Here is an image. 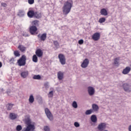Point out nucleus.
I'll use <instances>...</instances> for the list:
<instances>
[{
	"label": "nucleus",
	"instance_id": "39448f33",
	"mask_svg": "<svg viewBox=\"0 0 131 131\" xmlns=\"http://www.w3.org/2000/svg\"><path fill=\"white\" fill-rule=\"evenodd\" d=\"M58 59L61 65H65V64H66V58H65V55H64V54H59L58 55Z\"/></svg>",
	"mask_w": 131,
	"mask_h": 131
},
{
	"label": "nucleus",
	"instance_id": "423d86ee",
	"mask_svg": "<svg viewBox=\"0 0 131 131\" xmlns=\"http://www.w3.org/2000/svg\"><path fill=\"white\" fill-rule=\"evenodd\" d=\"M45 111L48 118H49L50 120H53L54 119V117L50 111V110H49L48 108H46Z\"/></svg>",
	"mask_w": 131,
	"mask_h": 131
},
{
	"label": "nucleus",
	"instance_id": "37998d69",
	"mask_svg": "<svg viewBox=\"0 0 131 131\" xmlns=\"http://www.w3.org/2000/svg\"><path fill=\"white\" fill-rule=\"evenodd\" d=\"M2 67H3V63L0 61V68H2Z\"/></svg>",
	"mask_w": 131,
	"mask_h": 131
},
{
	"label": "nucleus",
	"instance_id": "ddd939ff",
	"mask_svg": "<svg viewBox=\"0 0 131 131\" xmlns=\"http://www.w3.org/2000/svg\"><path fill=\"white\" fill-rule=\"evenodd\" d=\"M131 69L129 67H126L125 69L123 70L122 74H128L130 72Z\"/></svg>",
	"mask_w": 131,
	"mask_h": 131
},
{
	"label": "nucleus",
	"instance_id": "6e6552de",
	"mask_svg": "<svg viewBox=\"0 0 131 131\" xmlns=\"http://www.w3.org/2000/svg\"><path fill=\"white\" fill-rule=\"evenodd\" d=\"M89 64H90V60H89V59L86 58L81 63V67H82V68H86V67L89 66Z\"/></svg>",
	"mask_w": 131,
	"mask_h": 131
},
{
	"label": "nucleus",
	"instance_id": "2eb2a0df",
	"mask_svg": "<svg viewBox=\"0 0 131 131\" xmlns=\"http://www.w3.org/2000/svg\"><path fill=\"white\" fill-rule=\"evenodd\" d=\"M88 93L90 96H93L95 94V89L92 86L88 87Z\"/></svg>",
	"mask_w": 131,
	"mask_h": 131
},
{
	"label": "nucleus",
	"instance_id": "f257e3e1",
	"mask_svg": "<svg viewBox=\"0 0 131 131\" xmlns=\"http://www.w3.org/2000/svg\"><path fill=\"white\" fill-rule=\"evenodd\" d=\"M73 6V1H72V0H68L67 2H66L64 3L62 7V12L63 13V15L67 16V15L70 13Z\"/></svg>",
	"mask_w": 131,
	"mask_h": 131
},
{
	"label": "nucleus",
	"instance_id": "4468645a",
	"mask_svg": "<svg viewBox=\"0 0 131 131\" xmlns=\"http://www.w3.org/2000/svg\"><path fill=\"white\" fill-rule=\"evenodd\" d=\"M17 48L18 49V50H20V51L21 53H25V52L26 51V47H25L23 45H18Z\"/></svg>",
	"mask_w": 131,
	"mask_h": 131
},
{
	"label": "nucleus",
	"instance_id": "aec40b11",
	"mask_svg": "<svg viewBox=\"0 0 131 131\" xmlns=\"http://www.w3.org/2000/svg\"><path fill=\"white\" fill-rule=\"evenodd\" d=\"M32 26H35V27H38L39 26V21L38 20H34L32 21Z\"/></svg>",
	"mask_w": 131,
	"mask_h": 131
},
{
	"label": "nucleus",
	"instance_id": "7ed1b4c3",
	"mask_svg": "<svg viewBox=\"0 0 131 131\" xmlns=\"http://www.w3.org/2000/svg\"><path fill=\"white\" fill-rule=\"evenodd\" d=\"M26 56H21V57L17 60L18 66H25V65H26Z\"/></svg>",
	"mask_w": 131,
	"mask_h": 131
},
{
	"label": "nucleus",
	"instance_id": "2f4dec72",
	"mask_svg": "<svg viewBox=\"0 0 131 131\" xmlns=\"http://www.w3.org/2000/svg\"><path fill=\"white\" fill-rule=\"evenodd\" d=\"M120 59V58L119 57H116L115 59H114V64L115 65H117V64H118L119 62L118 61H119V59Z\"/></svg>",
	"mask_w": 131,
	"mask_h": 131
},
{
	"label": "nucleus",
	"instance_id": "4be33fe9",
	"mask_svg": "<svg viewBox=\"0 0 131 131\" xmlns=\"http://www.w3.org/2000/svg\"><path fill=\"white\" fill-rule=\"evenodd\" d=\"M92 111H94V112L99 111V106L96 104H92Z\"/></svg>",
	"mask_w": 131,
	"mask_h": 131
},
{
	"label": "nucleus",
	"instance_id": "a211bd4d",
	"mask_svg": "<svg viewBox=\"0 0 131 131\" xmlns=\"http://www.w3.org/2000/svg\"><path fill=\"white\" fill-rule=\"evenodd\" d=\"M57 77L59 80H62L64 77V73L61 71H59L57 73Z\"/></svg>",
	"mask_w": 131,
	"mask_h": 131
},
{
	"label": "nucleus",
	"instance_id": "1a4fd4ad",
	"mask_svg": "<svg viewBox=\"0 0 131 131\" xmlns=\"http://www.w3.org/2000/svg\"><path fill=\"white\" fill-rule=\"evenodd\" d=\"M35 55L37 56V57H38V58H41L42 56H43V52L41 49H38L35 51Z\"/></svg>",
	"mask_w": 131,
	"mask_h": 131
},
{
	"label": "nucleus",
	"instance_id": "6ab92c4d",
	"mask_svg": "<svg viewBox=\"0 0 131 131\" xmlns=\"http://www.w3.org/2000/svg\"><path fill=\"white\" fill-rule=\"evenodd\" d=\"M100 14L102 15V16H107L108 15V12L105 8H102L100 10Z\"/></svg>",
	"mask_w": 131,
	"mask_h": 131
},
{
	"label": "nucleus",
	"instance_id": "79ce46f5",
	"mask_svg": "<svg viewBox=\"0 0 131 131\" xmlns=\"http://www.w3.org/2000/svg\"><path fill=\"white\" fill-rule=\"evenodd\" d=\"M23 36H25V37L29 36V34H24Z\"/></svg>",
	"mask_w": 131,
	"mask_h": 131
},
{
	"label": "nucleus",
	"instance_id": "4c0bfd02",
	"mask_svg": "<svg viewBox=\"0 0 131 131\" xmlns=\"http://www.w3.org/2000/svg\"><path fill=\"white\" fill-rule=\"evenodd\" d=\"M44 130L45 131H50V127H49V126H45Z\"/></svg>",
	"mask_w": 131,
	"mask_h": 131
},
{
	"label": "nucleus",
	"instance_id": "5701e85b",
	"mask_svg": "<svg viewBox=\"0 0 131 131\" xmlns=\"http://www.w3.org/2000/svg\"><path fill=\"white\" fill-rule=\"evenodd\" d=\"M20 75L23 78H26V77H27V76H28V71H25L21 72Z\"/></svg>",
	"mask_w": 131,
	"mask_h": 131
},
{
	"label": "nucleus",
	"instance_id": "20e7f679",
	"mask_svg": "<svg viewBox=\"0 0 131 131\" xmlns=\"http://www.w3.org/2000/svg\"><path fill=\"white\" fill-rule=\"evenodd\" d=\"M37 31V27L34 26H31L29 28V32L32 35H36V34H38Z\"/></svg>",
	"mask_w": 131,
	"mask_h": 131
},
{
	"label": "nucleus",
	"instance_id": "f704fd0d",
	"mask_svg": "<svg viewBox=\"0 0 131 131\" xmlns=\"http://www.w3.org/2000/svg\"><path fill=\"white\" fill-rule=\"evenodd\" d=\"M53 96H54V92H53V91H50L49 93V97L53 98Z\"/></svg>",
	"mask_w": 131,
	"mask_h": 131
},
{
	"label": "nucleus",
	"instance_id": "ea45409f",
	"mask_svg": "<svg viewBox=\"0 0 131 131\" xmlns=\"http://www.w3.org/2000/svg\"><path fill=\"white\" fill-rule=\"evenodd\" d=\"M79 45H82L83 43V39H80L78 41Z\"/></svg>",
	"mask_w": 131,
	"mask_h": 131
},
{
	"label": "nucleus",
	"instance_id": "9b49d317",
	"mask_svg": "<svg viewBox=\"0 0 131 131\" xmlns=\"http://www.w3.org/2000/svg\"><path fill=\"white\" fill-rule=\"evenodd\" d=\"M123 88L125 92H127L129 93L130 92V86L127 84V83H125L123 84Z\"/></svg>",
	"mask_w": 131,
	"mask_h": 131
},
{
	"label": "nucleus",
	"instance_id": "a878e982",
	"mask_svg": "<svg viewBox=\"0 0 131 131\" xmlns=\"http://www.w3.org/2000/svg\"><path fill=\"white\" fill-rule=\"evenodd\" d=\"M32 61L34 63H37L38 61V58H37V55L34 54L32 57Z\"/></svg>",
	"mask_w": 131,
	"mask_h": 131
},
{
	"label": "nucleus",
	"instance_id": "72a5a7b5",
	"mask_svg": "<svg viewBox=\"0 0 131 131\" xmlns=\"http://www.w3.org/2000/svg\"><path fill=\"white\" fill-rule=\"evenodd\" d=\"M22 130V126L20 125H18L16 126V130L17 131H20Z\"/></svg>",
	"mask_w": 131,
	"mask_h": 131
},
{
	"label": "nucleus",
	"instance_id": "393cba45",
	"mask_svg": "<svg viewBox=\"0 0 131 131\" xmlns=\"http://www.w3.org/2000/svg\"><path fill=\"white\" fill-rule=\"evenodd\" d=\"M29 102L30 104H33L34 102V97L33 95H31L29 98Z\"/></svg>",
	"mask_w": 131,
	"mask_h": 131
},
{
	"label": "nucleus",
	"instance_id": "f3484780",
	"mask_svg": "<svg viewBox=\"0 0 131 131\" xmlns=\"http://www.w3.org/2000/svg\"><path fill=\"white\" fill-rule=\"evenodd\" d=\"M9 117L11 120H15L18 117V115L15 113H11L9 115Z\"/></svg>",
	"mask_w": 131,
	"mask_h": 131
},
{
	"label": "nucleus",
	"instance_id": "dca6fc26",
	"mask_svg": "<svg viewBox=\"0 0 131 131\" xmlns=\"http://www.w3.org/2000/svg\"><path fill=\"white\" fill-rule=\"evenodd\" d=\"M35 12L33 10H29L27 13L28 17H29V18H33L34 17Z\"/></svg>",
	"mask_w": 131,
	"mask_h": 131
},
{
	"label": "nucleus",
	"instance_id": "cd10ccee",
	"mask_svg": "<svg viewBox=\"0 0 131 131\" xmlns=\"http://www.w3.org/2000/svg\"><path fill=\"white\" fill-rule=\"evenodd\" d=\"M33 79L39 80V79H41V77L39 75H35L33 76Z\"/></svg>",
	"mask_w": 131,
	"mask_h": 131
},
{
	"label": "nucleus",
	"instance_id": "9d476101",
	"mask_svg": "<svg viewBox=\"0 0 131 131\" xmlns=\"http://www.w3.org/2000/svg\"><path fill=\"white\" fill-rule=\"evenodd\" d=\"M37 37H38V38H40L41 41H45V40L47 39V33H45L42 34L41 35H40V34H39L37 35Z\"/></svg>",
	"mask_w": 131,
	"mask_h": 131
},
{
	"label": "nucleus",
	"instance_id": "0eeeda50",
	"mask_svg": "<svg viewBox=\"0 0 131 131\" xmlns=\"http://www.w3.org/2000/svg\"><path fill=\"white\" fill-rule=\"evenodd\" d=\"M100 37H101V34L99 32L95 33L92 35V39H93V40H95V41L99 40Z\"/></svg>",
	"mask_w": 131,
	"mask_h": 131
},
{
	"label": "nucleus",
	"instance_id": "473e14b6",
	"mask_svg": "<svg viewBox=\"0 0 131 131\" xmlns=\"http://www.w3.org/2000/svg\"><path fill=\"white\" fill-rule=\"evenodd\" d=\"M72 106L73 107V108H75V109L77 108V103L76 102V101H73L72 103Z\"/></svg>",
	"mask_w": 131,
	"mask_h": 131
},
{
	"label": "nucleus",
	"instance_id": "a19ab883",
	"mask_svg": "<svg viewBox=\"0 0 131 131\" xmlns=\"http://www.w3.org/2000/svg\"><path fill=\"white\" fill-rule=\"evenodd\" d=\"M15 60V59H14L13 57L11 58L10 60H9V62L10 63H13L14 61Z\"/></svg>",
	"mask_w": 131,
	"mask_h": 131
},
{
	"label": "nucleus",
	"instance_id": "f8f14e48",
	"mask_svg": "<svg viewBox=\"0 0 131 131\" xmlns=\"http://www.w3.org/2000/svg\"><path fill=\"white\" fill-rule=\"evenodd\" d=\"M106 128V124L104 123H101L98 125V129L99 130H104Z\"/></svg>",
	"mask_w": 131,
	"mask_h": 131
},
{
	"label": "nucleus",
	"instance_id": "c756f323",
	"mask_svg": "<svg viewBox=\"0 0 131 131\" xmlns=\"http://www.w3.org/2000/svg\"><path fill=\"white\" fill-rule=\"evenodd\" d=\"M106 21V18H105V17H102V18H100L98 22L99 23H104V22H105Z\"/></svg>",
	"mask_w": 131,
	"mask_h": 131
},
{
	"label": "nucleus",
	"instance_id": "b1692460",
	"mask_svg": "<svg viewBox=\"0 0 131 131\" xmlns=\"http://www.w3.org/2000/svg\"><path fill=\"white\" fill-rule=\"evenodd\" d=\"M91 120L92 122H94V123H95V122H97V116H96V115H93L91 117Z\"/></svg>",
	"mask_w": 131,
	"mask_h": 131
},
{
	"label": "nucleus",
	"instance_id": "bb28decb",
	"mask_svg": "<svg viewBox=\"0 0 131 131\" xmlns=\"http://www.w3.org/2000/svg\"><path fill=\"white\" fill-rule=\"evenodd\" d=\"M13 106H14V104H12V103L7 104L6 105L7 110L8 111L12 110V108H13Z\"/></svg>",
	"mask_w": 131,
	"mask_h": 131
},
{
	"label": "nucleus",
	"instance_id": "7c9ffc66",
	"mask_svg": "<svg viewBox=\"0 0 131 131\" xmlns=\"http://www.w3.org/2000/svg\"><path fill=\"white\" fill-rule=\"evenodd\" d=\"M92 113L93 110H88L86 111L85 114H86V115H90V114H92Z\"/></svg>",
	"mask_w": 131,
	"mask_h": 131
},
{
	"label": "nucleus",
	"instance_id": "58836bf2",
	"mask_svg": "<svg viewBox=\"0 0 131 131\" xmlns=\"http://www.w3.org/2000/svg\"><path fill=\"white\" fill-rule=\"evenodd\" d=\"M79 123H78V122H75L74 123V126L76 127H79Z\"/></svg>",
	"mask_w": 131,
	"mask_h": 131
},
{
	"label": "nucleus",
	"instance_id": "412c9836",
	"mask_svg": "<svg viewBox=\"0 0 131 131\" xmlns=\"http://www.w3.org/2000/svg\"><path fill=\"white\" fill-rule=\"evenodd\" d=\"M34 17V18H36V19H40V18H41V13L36 11L35 12Z\"/></svg>",
	"mask_w": 131,
	"mask_h": 131
},
{
	"label": "nucleus",
	"instance_id": "c85d7f7f",
	"mask_svg": "<svg viewBox=\"0 0 131 131\" xmlns=\"http://www.w3.org/2000/svg\"><path fill=\"white\" fill-rule=\"evenodd\" d=\"M14 55L16 57H20V53L19 52V51L16 50L14 51Z\"/></svg>",
	"mask_w": 131,
	"mask_h": 131
},
{
	"label": "nucleus",
	"instance_id": "c9c22d12",
	"mask_svg": "<svg viewBox=\"0 0 131 131\" xmlns=\"http://www.w3.org/2000/svg\"><path fill=\"white\" fill-rule=\"evenodd\" d=\"M53 43L56 48L59 47V42L57 41H54Z\"/></svg>",
	"mask_w": 131,
	"mask_h": 131
},
{
	"label": "nucleus",
	"instance_id": "e433bc0d",
	"mask_svg": "<svg viewBox=\"0 0 131 131\" xmlns=\"http://www.w3.org/2000/svg\"><path fill=\"white\" fill-rule=\"evenodd\" d=\"M28 2L29 5H33L34 4V0H28Z\"/></svg>",
	"mask_w": 131,
	"mask_h": 131
},
{
	"label": "nucleus",
	"instance_id": "f03ea898",
	"mask_svg": "<svg viewBox=\"0 0 131 131\" xmlns=\"http://www.w3.org/2000/svg\"><path fill=\"white\" fill-rule=\"evenodd\" d=\"M26 124L27 126L26 128V131L34 130L35 129V126L34 124H31V120L28 118L26 119Z\"/></svg>",
	"mask_w": 131,
	"mask_h": 131
},
{
	"label": "nucleus",
	"instance_id": "c03bdc74",
	"mask_svg": "<svg viewBox=\"0 0 131 131\" xmlns=\"http://www.w3.org/2000/svg\"><path fill=\"white\" fill-rule=\"evenodd\" d=\"M128 130L131 131V125L129 126L128 127Z\"/></svg>",
	"mask_w": 131,
	"mask_h": 131
}]
</instances>
